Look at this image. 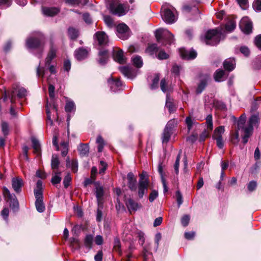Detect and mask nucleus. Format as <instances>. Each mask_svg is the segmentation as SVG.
<instances>
[{
  "label": "nucleus",
  "instance_id": "1",
  "mask_svg": "<svg viewBox=\"0 0 261 261\" xmlns=\"http://www.w3.org/2000/svg\"><path fill=\"white\" fill-rule=\"evenodd\" d=\"M246 121L245 115L242 114L238 121V129H242L244 132V135L242 136V141L245 144L247 143L248 138L251 136L253 126L258 123L259 118L257 115H253L249 119L246 124H245Z\"/></svg>",
  "mask_w": 261,
  "mask_h": 261
},
{
  "label": "nucleus",
  "instance_id": "2",
  "mask_svg": "<svg viewBox=\"0 0 261 261\" xmlns=\"http://www.w3.org/2000/svg\"><path fill=\"white\" fill-rule=\"evenodd\" d=\"M222 36V29L210 30L205 33L203 40L207 45H215L220 42Z\"/></svg>",
  "mask_w": 261,
  "mask_h": 261
},
{
  "label": "nucleus",
  "instance_id": "3",
  "mask_svg": "<svg viewBox=\"0 0 261 261\" xmlns=\"http://www.w3.org/2000/svg\"><path fill=\"white\" fill-rule=\"evenodd\" d=\"M161 10L162 18L166 23L172 24L176 22L177 17L175 8L171 6L164 5Z\"/></svg>",
  "mask_w": 261,
  "mask_h": 261
},
{
  "label": "nucleus",
  "instance_id": "4",
  "mask_svg": "<svg viewBox=\"0 0 261 261\" xmlns=\"http://www.w3.org/2000/svg\"><path fill=\"white\" fill-rule=\"evenodd\" d=\"M107 1V7L110 12L118 16H122L125 14L127 11L126 7L120 4L118 0H106Z\"/></svg>",
  "mask_w": 261,
  "mask_h": 261
},
{
  "label": "nucleus",
  "instance_id": "5",
  "mask_svg": "<svg viewBox=\"0 0 261 261\" xmlns=\"http://www.w3.org/2000/svg\"><path fill=\"white\" fill-rule=\"evenodd\" d=\"M45 43V37L41 33H38L35 37L29 38L26 41L27 46L29 48H41L43 50V47Z\"/></svg>",
  "mask_w": 261,
  "mask_h": 261
},
{
  "label": "nucleus",
  "instance_id": "6",
  "mask_svg": "<svg viewBox=\"0 0 261 261\" xmlns=\"http://www.w3.org/2000/svg\"><path fill=\"white\" fill-rule=\"evenodd\" d=\"M3 195L5 200L9 202L10 206L14 211H17L19 209V202L14 194H11L8 188L4 187L3 189Z\"/></svg>",
  "mask_w": 261,
  "mask_h": 261
},
{
  "label": "nucleus",
  "instance_id": "7",
  "mask_svg": "<svg viewBox=\"0 0 261 261\" xmlns=\"http://www.w3.org/2000/svg\"><path fill=\"white\" fill-rule=\"evenodd\" d=\"M155 37L158 42L164 39L167 43L171 44L174 41V35L169 31L164 28H160L156 31Z\"/></svg>",
  "mask_w": 261,
  "mask_h": 261
},
{
  "label": "nucleus",
  "instance_id": "8",
  "mask_svg": "<svg viewBox=\"0 0 261 261\" xmlns=\"http://www.w3.org/2000/svg\"><path fill=\"white\" fill-rule=\"evenodd\" d=\"M17 93V96L19 98L24 97L27 95V90L23 87L17 86L15 88H14V90L12 91L11 93L5 92V96L4 97V100L5 101L7 99L8 97L10 99L11 103L13 104L15 103V93Z\"/></svg>",
  "mask_w": 261,
  "mask_h": 261
},
{
  "label": "nucleus",
  "instance_id": "9",
  "mask_svg": "<svg viewBox=\"0 0 261 261\" xmlns=\"http://www.w3.org/2000/svg\"><path fill=\"white\" fill-rule=\"evenodd\" d=\"M117 36L122 39L126 40L130 36L128 27L124 23L119 24L117 27Z\"/></svg>",
  "mask_w": 261,
  "mask_h": 261
},
{
  "label": "nucleus",
  "instance_id": "10",
  "mask_svg": "<svg viewBox=\"0 0 261 261\" xmlns=\"http://www.w3.org/2000/svg\"><path fill=\"white\" fill-rule=\"evenodd\" d=\"M240 28L244 33L248 34L252 32V22L248 17H244L240 21Z\"/></svg>",
  "mask_w": 261,
  "mask_h": 261
},
{
  "label": "nucleus",
  "instance_id": "11",
  "mask_svg": "<svg viewBox=\"0 0 261 261\" xmlns=\"http://www.w3.org/2000/svg\"><path fill=\"white\" fill-rule=\"evenodd\" d=\"M53 111L56 113L57 118H58V108L57 105L54 102L53 103V105L51 106V104H48L47 102L46 105V112L47 114V124L51 125L53 123V120L51 119V116H50V111Z\"/></svg>",
  "mask_w": 261,
  "mask_h": 261
},
{
  "label": "nucleus",
  "instance_id": "12",
  "mask_svg": "<svg viewBox=\"0 0 261 261\" xmlns=\"http://www.w3.org/2000/svg\"><path fill=\"white\" fill-rule=\"evenodd\" d=\"M127 185L129 190L132 191H137V179L132 172H129L127 174Z\"/></svg>",
  "mask_w": 261,
  "mask_h": 261
},
{
  "label": "nucleus",
  "instance_id": "13",
  "mask_svg": "<svg viewBox=\"0 0 261 261\" xmlns=\"http://www.w3.org/2000/svg\"><path fill=\"white\" fill-rule=\"evenodd\" d=\"M23 186V181L21 178L15 177L12 179V186L16 193H20Z\"/></svg>",
  "mask_w": 261,
  "mask_h": 261
},
{
  "label": "nucleus",
  "instance_id": "14",
  "mask_svg": "<svg viewBox=\"0 0 261 261\" xmlns=\"http://www.w3.org/2000/svg\"><path fill=\"white\" fill-rule=\"evenodd\" d=\"M179 54L182 58L187 60L195 59L197 56V53L193 49L187 50L184 48H180Z\"/></svg>",
  "mask_w": 261,
  "mask_h": 261
},
{
  "label": "nucleus",
  "instance_id": "15",
  "mask_svg": "<svg viewBox=\"0 0 261 261\" xmlns=\"http://www.w3.org/2000/svg\"><path fill=\"white\" fill-rule=\"evenodd\" d=\"M99 45H106L108 42V38L103 32H97L95 35Z\"/></svg>",
  "mask_w": 261,
  "mask_h": 261
},
{
  "label": "nucleus",
  "instance_id": "16",
  "mask_svg": "<svg viewBox=\"0 0 261 261\" xmlns=\"http://www.w3.org/2000/svg\"><path fill=\"white\" fill-rule=\"evenodd\" d=\"M35 197L36 198L35 206L37 211L39 213L43 212L45 210V205L43 202V195L38 193L37 195H35Z\"/></svg>",
  "mask_w": 261,
  "mask_h": 261
},
{
  "label": "nucleus",
  "instance_id": "17",
  "mask_svg": "<svg viewBox=\"0 0 261 261\" xmlns=\"http://www.w3.org/2000/svg\"><path fill=\"white\" fill-rule=\"evenodd\" d=\"M88 50L85 48L80 47L74 51V56L77 60H82L87 57Z\"/></svg>",
  "mask_w": 261,
  "mask_h": 261
},
{
  "label": "nucleus",
  "instance_id": "18",
  "mask_svg": "<svg viewBox=\"0 0 261 261\" xmlns=\"http://www.w3.org/2000/svg\"><path fill=\"white\" fill-rule=\"evenodd\" d=\"M149 183H146L142 181H139L138 195L140 198H143L144 194L147 191Z\"/></svg>",
  "mask_w": 261,
  "mask_h": 261
},
{
  "label": "nucleus",
  "instance_id": "19",
  "mask_svg": "<svg viewBox=\"0 0 261 261\" xmlns=\"http://www.w3.org/2000/svg\"><path fill=\"white\" fill-rule=\"evenodd\" d=\"M108 84L110 87L111 90L116 92L122 86V83L119 79H114L111 78L108 81Z\"/></svg>",
  "mask_w": 261,
  "mask_h": 261
},
{
  "label": "nucleus",
  "instance_id": "20",
  "mask_svg": "<svg viewBox=\"0 0 261 261\" xmlns=\"http://www.w3.org/2000/svg\"><path fill=\"white\" fill-rule=\"evenodd\" d=\"M42 11L43 14L47 16H54L59 12V10L55 7H43Z\"/></svg>",
  "mask_w": 261,
  "mask_h": 261
},
{
  "label": "nucleus",
  "instance_id": "21",
  "mask_svg": "<svg viewBox=\"0 0 261 261\" xmlns=\"http://www.w3.org/2000/svg\"><path fill=\"white\" fill-rule=\"evenodd\" d=\"M223 66L224 68L229 71L233 70L236 66L234 59L233 58H228L226 59L223 63Z\"/></svg>",
  "mask_w": 261,
  "mask_h": 261
},
{
  "label": "nucleus",
  "instance_id": "22",
  "mask_svg": "<svg viewBox=\"0 0 261 261\" xmlns=\"http://www.w3.org/2000/svg\"><path fill=\"white\" fill-rule=\"evenodd\" d=\"M113 57L115 61L120 64H124L125 63V59L124 57L123 52L122 50L114 51Z\"/></svg>",
  "mask_w": 261,
  "mask_h": 261
},
{
  "label": "nucleus",
  "instance_id": "23",
  "mask_svg": "<svg viewBox=\"0 0 261 261\" xmlns=\"http://www.w3.org/2000/svg\"><path fill=\"white\" fill-rule=\"evenodd\" d=\"M56 55V48L53 46H51L49 53L45 59V66L49 65L51 60L54 59Z\"/></svg>",
  "mask_w": 261,
  "mask_h": 261
},
{
  "label": "nucleus",
  "instance_id": "24",
  "mask_svg": "<svg viewBox=\"0 0 261 261\" xmlns=\"http://www.w3.org/2000/svg\"><path fill=\"white\" fill-rule=\"evenodd\" d=\"M166 108H167L170 113L174 112L176 110V107L173 102V99L168 94L166 96Z\"/></svg>",
  "mask_w": 261,
  "mask_h": 261
},
{
  "label": "nucleus",
  "instance_id": "25",
  "mask_svg": "<svg viewBox=\"0 0 261 261\" xmlns=\"http://www.w3.org/2000/svg\"><path fill=\"white\" fill-rule=\"evenodd\" d=\"M98 63L101 65H105L108 60V51L106 50H100L98 54Z\"/></svg>",
  "mask_w": 261,
  "mask_h": 261
},
{
  "label": "nucleus",
  "instance_id": "26",
  "mask_svg": "<svg viewBox=\"0 0 261 261\" xmlns=\"http://www.w3.org/2000/svg\"><path fill=\"white\" fill-rule=\"evenodd\" d=\"M120 70L121 73L126 77L129 79H133L135 76L132 70L128 67H120Z\"/></svg>",
  "mask_w": 261,
  "mask_h": 261
},
{
  "label": "nucleus",
  "instance_id": "27",
  "mask_svg": "<svg viewBox=\"0 0 261 261\" xmlns=\"http://www.w3.org/2000/svg\"><path fill=\"white\" fill-rule=\"evenodd\" d=\"M31 141L34 153L36 154L37 155H40L41 152V147L38 140L35 138L33 137L31 139Z\"/></svg>",
  "mask_w": 261,
  "mask_h": 261
},
{
  "label": "nucleus",
  "instance_id": "28",
  "mask_svg": "<svg viewBox=\"0 0 261 261\" xmlns=\"http://www.w3.org/2000/svg\"><path fill=\"white\" fill-rule=\"evenodd\" d=\"M150 249V243H147L143 246V250L142 253V256L143 257L144 261H147L148 256L151 255L152 253L149 251Z\"/></svg>",
  "mask_w": 261,
  "mask_h": 261
},
{
  "label": "nucleus",
  "instance_id": "29",
  "mask_svg": "<svg viewBox=\"0 0 261 261\" xmlns=\"http://www.w3.org/2000/svg\"><path fill=\"white\" fill-rule=\"evenodd\" d=\"M77 150L80 155L84 156L88 155L89 151V147L87 144H81L78 147Z\"/></svg>",
  "mask_w": 261,
  "mask_h": 261
},
{
  "label": "nucleus",
  "instance_id": "30",
  "mask_svg": "<svg viewBox=\"0 0 261 261\" xmlns=\"http://www.w3.org/2000/svg\"><path fill=\"white\" fill-rule=\"evenodd\" d=\"M125 204L129 211H136L138 208V204L131 198L126 200Z\"/></svg>",
  "mask_w": 261,
  "mask_h": 261
},
{
  "label": "nucleus",
  "instance_id": "31",
  "mask_svg": "<svg viewBox=\"0 0 261 261\" xmlns=\"http://www.w3.org/2000/svg\"><path fill=\"white\" fill-rule=\"evenodd\" d=\"M225 72L222 69H218L215 73L214 78L216 81L221 82L225 79Z\"/></svg>",
  "mask_w": 261,
  "mask_h": 261
},
{
  "label": "nucleus",
  "instance_id": "32",
  "mask_svg": "<svg viewBox=\"0 0 261 261\" xmlns=\"http://www.w3.org/2000/svg\"><path fill=\"white\" fill-rule=\"evenodd\" d=\"M66 166L68 167H71L72 171L74 172H76L78 169V164L76 160H73L71 162L69 157L66 160Z\"/></svg>",
  "mask_w": 261,
  "mask_h": 261
},
{
  "label": "nucleus",
  "instance_id": "33",
  "mask_svg": "<svg viewBox=\"0 0 261 261\" xmlns=\"http://www.w3.org/2000/svg\"><path fill=\"white\" fill-rule=\"evenodd\" d=\"M65 110L67 113L74 112L75 111L74 102L72 100L67 99L66 100Z\"/></svg>",
  "mask_w": 261,
  "mask_h": 261
},
{
  "label": "nucleus",
  "instance_id": "34",
  "mask_svg": "<svg viewBox=\"0 0 261 261\" xmlns=\"http://www.w3.org/2000/svg\"><path fill=\"white\" fill-rule=\"evenodd\" d=\"M207 84V79L202 80L198 84L196 90L197 94H200L205 89Z\"/></svg>",
  "mask_w": 261,
  "mask_h": 261
},
{
  "label": "nucleus",
  "instance_id": "35",
  "mask_svg": "<svg viewBox=\"0 0 261 261\" xmlns=\"http://www.w3.org/2000/svg\"><path fill=\"white\" fill-rule=\"evenodd\" d=\"M132 62L136 67L141 68L143 65V61L140 56H136L132 58Z\"/></svg>",
  "mask_w": 261,
  "mask_h": 261
},
{
  "label": "nucleus",
  "instance_id": "36",
  "mask_svg": "<svg viewBox=\"0 0 261 261\" xmlns=\"http://www.w3.org/2000/svg\"><path fill=\"white\" fill-rule=\"evenodd\" d=\"M206 130L212 132L213 129V117L211 114L208 115L206 118Z\"/></svg>",
  "mask_w": 261,
  "mask_h": 261
},
{
  "label": "nucleus",
  "instance_id": "37",
  "mask_svg": "<svg viewBox=\"0 0 261 261\" xmlns=\"http://www.w3.org/2000/svg\"><path fill=\"white\" fill-rule=\"evenodd\" d=\"M172 133V130L168 129L167 128H165L163 134V142L167 143L169 140L171 134Z\"/></svg>",
  "mask_w": 261,
  "mask_h": 261
},
{
  "label": "nucleus",
  "instance_id": "38",
  "mask_svg": "<svg viewBox=\"0 0 261 261\" xmlns=\"http://www.w3.org/2000/svg\"><path fill=\"white\" fill-rule=\"evenodd\" d=\"M236 27V23L233 19L229 20L225 25V29L227 32H230L234 30Z\"/></svg>",
  "mask_w": 261,
  "mask_h": 261
},
{
  "label": "nucleus",
  "instance_id": "39",
  "mask_svg": "<svg viewBox=\"0 0 261 261\" xmlns=\"http://www.w3.org/2000/svg\"><path fill=\"white\" fill-rule=\"evenodd\" d=\"M55 88L54 86H53V85H51V84L49 85L48 92H49V97L51 98V101L50 102H48L47 101V103L48 102L49 105L51 104V106L53 105V103L54 102L55 103V102L54 100V96H55Z\"/></svg>",
  "mask_w": 261,
  "mask_h": 261
},
{
  "label": "nucleus",
  "instance_id": "40",
  "mask_svg": "<svg viewBox=\"0 0 261 261\" xmlns=\"http://www.w3.org/2000/svg\"><path fill=\"white\" fill-rule=\"evenodd\" d=\"M95 186H96V191H95L96 196L98 200H99V199L102 197L103 194V188L101 186H99L97 182L95 183Z\"/></svg>",
  "mask_w": 261,
  "mask_h": 261
},
{
  "label": "nucleus",
  "instance_id": "41",
  "mask_svg": "<svg viewBox=\"0 0 261 261\" xmlns=\"http://www.w3.org/2000/svg\"><path fill=\"white\" fill-rule=\"evenodd\" d=\"M93 243V237L90 235H87L84 240V245L88 249H90Z\"/></svg>",
  "mask_w": 261,
  "mask_h": 261
},
{
  "label": "nucleus",
  "instance_id": "42",
  "mask_svg": "<svg viewBox=\"0 0 261 261\" xmlns=\"http://www.w3.org/2000/svg\"><path fill=\"white\" fill-rule=\"evenodd\" d=\"M224 126H220L217 127L214 130L213 138L222 137V134L224 132Z\"/></svg>",
  "mask_w": 261,
  "mask_h": 261
},
{
  "label": "nucleus",
  "instance_id": "43",
  "mask_svg": "<svg viewBox=\"0 0 261 261\" xmlns=\"http://www.w3.org/2000/svg\"><path fill=\"white\" fill-rule=\"evenodd\" d=\"M62 179L61 177V172H56L53 176L51 182L53 185L59 184Z\"/></svg>",
  "mask_w": 261,
  "mask_h": 261
},
{
  "label": "nucleus",
  "instance_id": "44",
  "mask_svg": "<svg viewBox=\"0 0 261 261\" xmlns=\"http://www.w3.org/2000/svg\"><path fill=\"white\" fill-rule=\"evenodd\" d=\"M96 143L98 144L97 150L98 152L102 151L105 142L104 140L100 136H98L96 139Z\"/></svg>",
  "mask_w": 261,
  "mask_h": 261
},
{
  "label": "nucleus",
  "instance_id": "45",
  "mask_svg": "<svg viewBox=\"0 0 261 261\" xmlns=\"http://www.w3.org/2000/svg\"><path fill=\"white\" fill-rule=\"evenodd\" d=\"M68 34L71 39H75L79 36V31L73 28H69L68 29Z\"/></svg>",
  "mask_w": 261,
  "mask_h": 261
},
{
  "label": "nucleus",
  "instance_id": "46",
  "mask_svg": "<svg viewBox=\"0 0 261 261\" xmlns=\"http://www.w3.org/2000/svg\"><path fill=\"white\" fill-rule=\"evenodd\" d=\"M60 162L57 155H53L51 162V166L53 169H57L59 167Z\"/></svg>",
  "mask_w": 261,
  "mask_h": 261
},
{
  "label": "nucleus",
  "instance_id": "47",
  "mask_svg": "<svg viewBox=\"0 0 261 261\" xmlns=\"http://www.w3.org/2000/svg\"><path fill=\"white\" fill-rule=\"evenodd\" d=\"M42 182L41 180H38L36 183V188L34 190V195H37L39 193L43 195L42 191Z\"/></svg>",
  "mask_w": 261,
  "mask_h": 261
},
{
  "label": "nucleus",
  "instance_id": "48",
  "mask_svg": "<svg viewBox=\"0 0 261 261\" xmlns=\"http://www.w3.org/2000/svg\"><path fill=\"white\" fill-rule=\"evenodd\" d=\"M114 249L115 251L118 252L120 254H122L120 241L117 238H115L114 240Z\"/></svg>",
  "mask_w": 261,
  "mask_h": 261
},
{
  "label": "nucleus",
  "instance_id": "49",
  "mask_svg": "<svg viewBox=\"0 0 261 261\" xmlns=\"http://www.w3.org/2000/svg\"><path fill=\"white\" fill-rule=\"evenodd\" d=\"M158 47L156 44H152L149 45L146 49L147 51L150 54H153L154 53H156L158 51Z\"/></svg>",
  "mask_w": 261,
  "mask_h": 261
},
{
  "label": "nucleus",
  "instance_id": "50",
  "mask_svg": "<svg viewBox=\"0 0 261 261\" xmlns=\"http://www.w3.org/2000/svg\"><path fill=\"white\" fill-rule=\"evenodd\" d=\"M231 142L234 145H237L239 141V135L238 130L231 136L230 139Z\"/></svg>",
  "mask_w": 261,
  "mask_h": 261
},
{
  "label": "nucleus",
  "instance_id": "51",
  "mask_svg": "<svg viewBox=\"0 0 261 261\" xmlns=\"http://www.w3.org/2000/svg\"><path fill=\"white\" fill-rule=\"evenodd\" d=\"M103 20L106 24L109 27H112L115 25L114 21L111 16L107 15L104 16Z\"/></svg>",
  "mask_w": 261,
  "mask_h": 261
},
{
  "label": "nucleus",
  "instance_id": "52",
  "mask_svg": "<svg viewBox=\"0 0 261 261\" xmlns=\"http://www.w3.org/2000/svg\"><path fill=\"white\" fill-rule=\"evenodd\" d=\"M2 130L5 136H7L9 132V124L5 121L2 122Z\"/></svg>",
  "mask_w": 261,
  "mask_h": 261
},
{
  "label": "nucleus",
  "instance_id": "53",
  "mask_svg": "<svg viewBox=\"0 0 261 261\" xmlns=\"http://www.w3.org/2000/svg\"><path fill=\"white\" fill-rule=\"evenodd\" d=\"M160 77L158 75H156L152 80V83L150 85V89H155L158 87Z\"/></svg>",
  "mask_w": 261,
  "mask_h": 261
},
{
  "label": "nucleus",
  "instance_id": "54",
  "mask_svg": "<svg viewBox=\"0 0 261 261\" xmlns=\"http://www.w3.org/2000/svg\"><path fill=\"white\" fill-rule=\"evenodd\" d=\"M177 121L174 120H170L167 123V124L166 125V128H167L168 129L172 130L173 128L176 125Z\"/></svg>",
  "mask_w": 261,
  "mask_h": 261
},
{
  "label": "nucleus",
  "instance_id": "55",
  "mask_svg": "<svg viewBox=\"0 0 261 261\" xmlns=\"http://www.w3.org/2000/svg\"><path fill=\"white\" fill-rule=\"evenodd\" d=\"M211 132L208 130H204L200 136L199 141L200 142L204 141L206 138L209 137Z\"/></svg>",
  "mask_w": 261,
  "mask_h": 261
},
{
  "label": "nucleus",
  "instance_id": "56",
  "mask_svg": "<svg viewBox=\"0 0 261 261\" xmlns=\"http://www.w3.org/2000/svg\"><path fill=\"white\" fill-rule=\"evenodd\" d=\"M45 69L44 67H41L40 65L37 69V74L38 76L43 77L45 74Z\"/></svg>",
  "mask_w": 261,
  "mask_h": 261
},
{
  "label": "nucleus",
  "instance_id": "57",
  "mask_svg": "<svg viewBox=\"0 0 261 261\" xmlns=\"http://www.w3.org/2000/svg\"><path fill=\"white\" fill-rule=\"evenodd\" d=\"M71 244L75 249H79L80 248V243L77 238H73L71 239Z\"/></svg>",
  "mask_w": 261,
  "mask_h": 261
},
{
  "label": "nucleus",
  "instance_id": "58",
  "mask_svg": "<svg viewBox=\"0 0 261 261\" xmlns=\"http://www.w3.org/2000/svg\"><path fill=\"white\" fill-rule=\"evenodd\" d=\"M176 200L178 205V207H180V205L183 202L182 200V195L179 191H177L176 192Z\"/></svg>",
  "mask_w": 261,
  "mask_h": 261
},
{
  "label": "nucleus",
  "instance_id": "59",
  "mask_svg": "<svg viewBox=\"0 0 261 261\" xmlns=\"http://www.w3.org/2000/svg\"><path fill=\"white\" fill-rule=\"evenodd\" d=\"M253 7L255 10L261 11V0H254Z\"/></svg>",
  "mask_w": 261,
  "mask_h": 261
},
{
  "label": "nucleus",
  "instance_id": "60",
  "mask_svg": "<svg viewBox=\"0 0 261 261\" xmlns=\"http://www.w3.org/2000/svg\"><path fill=\"white\" fill-rule=\"evenodd\" d=\"M216 140L217 145L219 148H222L224 146V142L222 139V137H218L213 138Z\"/></svg>",
  "mask_w": 261,
  "mask_h": 261
},
{
  "label": "nucleus",
  "instance_id": "61",
  "mask_svg": "<svg viewBox=\"0 0 261 261\" xmlns=\"http://www.w3.org/2000/svg\"><path fill=\"white\" fill-rule=\"evenodd\" d=\"M186 123L188 130H190L192 128L194 122L190 117H187L186 119Z\"/></svg>",
  "mask_w": 261,
  "mask_h": 261
},
{
  "label": "nucleus",
  "instance_id": "62",
  "mask_svg": "<svg viewBox=\"0 0 261 261\" xmlns=\"http://www.w3.org/2000/svg\"><path fill=\"white\" fill-rule=\"evenodd\" d=\"M100 167L99 168V173L100 174H102L104 173L105 171L107 169V165L105 162L102 161L100 162Z\"/></svg>",
  "mask_w": 261,
  "mask_h": 261
},
{
  "label": "nucleus",
  "instance_id": "63",
  "mask_svg": "<svg viewBox=\"0 0 261 261\" xmlns=\"http://www.w3.org/2000/svg\"><path fill=\"white\" fill-rule=\"evenodd\" d=\"M256 182L254 181H251L248 184L247 189L249 191L252 192L256 189Z\"/></svg>",
  "mask_w": 261,
  "mask_h": 261
},
{
  "label": "nucleus",
  "instance_id": "64",
  "mask_svg": "<svg viewBox=\"0 0 261 261\" xmlns=\"http://www.w3.org/2000/svg\"><path fill=\"white\" fill-rule=\"evenodd\" d=\"M71 180V177L69 174H68L64 178L63 184L65 188H67L69 186Z\"/></svg>",
  "mask_w": 261,
  "mask_h": 261
}]
</instances>
